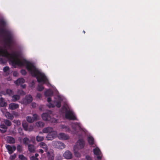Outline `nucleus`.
<instances>
[{
	"label": "nucleus",
	"mask_w": 160,
	"mask_h": 160,
	"mask_svg": "<svg viewBox=\"0 0 160 160\" xmlns=\"http://www.w3.org/2000/svg\"><path fill=\"white\" fill-rule=\"evenodd\" d=\"M63 156L65 158L70 159L72 158V154L69 151L67 150L64 153Z\"/></svg>",
	"instance_id": "1a4fd4ad"
},
{
	"label": "nucleus",
	"mask_w": 160,
	"mask_h": 160,
	"mask_svg": "<svg viewBox=\"0 0 160 160\" xmlns=\"http://www.w3.org/2000/svg\"><path fill=\"white\" fill-rule=\"evenodd\" d=\"M43 139L44 138L43 136L38 135L36 137V141L38 142L42 141Z\"/></svg>",
	"instance_id": "c756f323"
},
{
	"label": "nucleus",
	"mask_w": 160,
	"mask_h": 160,
	"mask_svg": "<svg viewBox=\"0 0 160 160\" xmlns=\"http://www.w3.org/2000/svg\"><path fill=\"white\" fill-rule=\"evenodd\" d=\"M56 102V106L57 107L59 108L61 107V103L60 101H58L57 102Z\"/></svg>",
	"instance_id": "58836bf2"
},
{
	"label": "nucleus",
	"mask_w": 160,
	"mask_h": 160,
	"mask_svg": "<svg viewBox=\"0 0 160 160\" xmlns=\"http://www.w3.org/2000/svg\"><path fill=\"white\" fill-rule=\"evenodd\" d=\"M83 32L84 33V34H85V32L84 30L83 31Z\"/></svg>",
	"instance_id": "e2e57ef3"
},
{
	"label": "nucleus",
	"mask_w": 160,
	"mask_h": 160,
	"mask_svg": "<svg viewBox=\"0 0 160 160\" xmlns=\"http://www.w3.org/2000/svg\"><path fill=\"white\" fill-rule=\"evenodd\" d=\"M7 105V103L4 101V98L1 97L0 98V107H6Z\"/></svg>",
	"instance_id": "a211bd4d"
},
{
	"label": "nucleus",
	"mask_w": 160,
	"mask_h": 160,
	"mask_svg": "<svg viewBox=\"0 0 160 160\" xmlns=\"http://www.w3.org/2000/svg\"><path fill=\"white\" fill-rule=\"evenodd\" d=\"M16 154L15 153H14L13 155L11 156L10 159L11 160H13L16 158Z\"/></svg>",
	"instance_id": "c03bdc74"
},
{
	"label": "nucleus",
	"mask_w": 160,
	"mask_h": 160,
	"mask_svg": "<svg viewBox=\"0 0 160 160\" xmlns=\"http://www.w3.org/2000/svg\"><path fill=\"white\" fill-rule=\"evenodd\" d=\"M54 157L53 156L51 157H49L48 158L49 160H53Z\"/></svg>",
	"instance_id": "603ef678"
},
{
	"label": "nucleus",
	"mask_w": 160,
	"mask_h": 160,
	"mask_svg": "<svg viewBox=\"0 0 160 160\" xmlns=\"http://www.w3.org/2000/svg\"><path fill=\"white\" fill-rule=\"evenodd\" d=\"M53 94L52 91L50 89L47 90L44 93V95L46 97L51 96H52Z\"/></svg>",
	"instance_id": "6ab92c4d"
},
{
	"label": "nucleus",
	"mask_w": 160,
	"mask_h": 160,
	"mask_svg": "<svg viewBox=\"0 0 160 160\" xmlns=\"http://www.w3.org/2000/svg\"><path fill=\"white\" fill-rule=\"evenodd\" d=\"M6 147L10 154H12L16 149V147L14 146L11 147L10 145H8L6 146Z\"/></svg>",
	"instance_id": "9d476101"
},
{
	"label": "nucleus",
	"mask_w": 160,
	"mask_h": 160,
	"mask_svg": "<svg viewBox=\"0 0 160 160\" xmlns=\"http://www.w3.org/2000/svg\"><path fill=\"white\" fill-rule=\"evenodd\" d=\"M28 149L31 152H35L34 146L32 144L28 145Z\"/></svg>",
	"instance_id": "4be33fe9"
},
{
	"label": "nucleus",
	"mask_w": 160,
	"mask_h": 160,
	"mask_svg": "<svg viewBox=\"0 0 160 160\" xmlns=\"http://www.w3.org/2000/svg\"><path fill=\"white\" fill-rule=\"evenodd\" d=\"M42 117L43 120L49 121L52 123H56L57 122V119L54 118H52L50 114L47 113H43Z\"/></svg>",
	"instance_id": "7ed1b4c3"
},
{
	"label": "nucleus",
	"mask_w": 160,
	"mask_h": 160,
	"mask_svg": "<svg viewBox=\"0 0 160 160\" xmlns=\"http://www.w3.org/2000/svg\"><path fill=\"white\" fill-rule=\"evenodd\" d=\"M8 129V127L4 124H1L0 125V131L2 133L6 132Z\"/></svg>",
	"instance_id": "f8f14e48"
},
{
	"label": "nucleus",
	"mask_w": 160,
	"mask_h": 160,
	"mask_svg": "<svg viewBox=\"0 0 160 160\" xmlns=\"http://www.w3.org/2000/svg\"><path fill=\"white\" fill-rule=\"evenodd\" d=\"M61 127L65 131L68 132H71L70 129L68 126L62 125L61 126Z\"/></svg>",
	"instance_id": "5701e85b"
},
{
	"label": "nucleus",
	"mask_w": 160,
	"mask_h": 160,
	"mask_svg": "<svg viewBox=\"0 0 160 160\" xmlns=\"http://www.w3.org/2000/svg\"><path fill=\"white\" fill-rule=\"evenodd\" d=\"M67 108L65 106H63L61 108V111L62 112L64 113V112H67Z\"/></svg>",
	"instance_id": "c9c22d12"
},
{
	"label": "nucleus",
	"mask_w": 160,
	"mask_h": 160,
	"mask_svg": "<svg viewBox=\"0 0 160 160\" xmlns=\"http://www.w3.org/2000/svg\"><path fill=\"white\" fill-rule=\"evenodd\" d=\"M38 152L41 153V154H42L43 153L44 151L42 149H39V150Z\"/></svg>",
	"instance_id": "5fc2aeb1"
},
{
	"label": "nucleus",
	"mask_w": 160,
	"mask_h": 160,
	"mask_svg": "<svg viewBox=\"0 0 160 160\" xmlns=\"http://www.w3.org/2000/svg\"><path fill=\"white\" fill-rule=\"evenodd\" d=\"M74 155L77 157H79L81 156V154L78 152H75Z\"/></svg>",
	"instance_id": "79ce46f5"
},
{
	"label": "nucleus",
	"mask_w": 160,
	"mask_h": 160,
	"mask_svg": "<svg viewBox=\"0 0 160 160\" xmlns=\"http://www.w3.org/2000/svg\"><path fill=\"white\" fill-rule=\"evenodd\" d=\"M9 68L8 67H5L3 68V70L4 72H6L8 71L9 70Z\"/></svg>",
	"instance_id": "a18cd8bd"
},
{
	"label": "nucleus",
	"mask_w": 160,
	"mask_h": 160,
	"mask_svg": "<svg viewBox=\"0 0 160 160\" xmlns=\"http://www.w3.org/2000/svg\"><path fill=\"white\" fill-rule=\"evenodd\" d=\"M77 127H78L79 128H80V124L79 123L77 122H76L72 124V128L75 131H76Z\"/></svg>",
	"instance_id": "412c9836"
},
{
	"label": "nucleus",
	"mask_w": 160,
	"mask_h": 160,
	"mask_svg": "<svg viewBox=\"0 0 160 160\" xmlns=\"http://www.w3.org/2000/svg\"><path fill=\"white\" fill-rule=\"evenodd\" d=\"M21 73L23 75H25L27 74V72L26 70L24 69H22L21 70Z\"/></svg>",
	"instance_id": "37998d69"
},
{
	"label": "nucleus",
	"mask_w": 160,
	"mask_h": 160,
	"mask_svg": "<svg viewBox=\"0 0 160 160\" xmlns=\"http://www.w3.org/2000/svg\"><path fill=\"white\" fill-rule=\"evenodd\" d=\"M40 146L41 147L44 149L45 152H47L48 150V147L47 144L43 142H42L40 143Z\"/></svg>",
	"instance_id": "dca6fc26"
},
{
	"label": "nucleus",
	"mask_w": 160,
	"mask_h": 160,
	"mask_svg": "<svg viewBox=\"0 0 160 160\" xmlns=\"http://www.w3.org/2000/svg\"><path fill=\"white\" fill-rule=\"evenodd\" d=\"M19 158L21 160H27V158L23 154H20L19 155Z\"/></svg>",
	"instance_id": "f704fd0d"
},
{
	"label": "nucleus",
	"mask_w": 160,
	"mask_h": 160,
	"mask_svg": "<svg viewBox=\"0 0 160 160\" xmlns=\"http://www.w3.org/2000/svg\"><path fill=\"white\" fill-rule=\"evenodd\" d=\"M88 141L89 144L92 146L94 143V140L92 136H90L88 138Z\"/></svg>",
	"instance_id": "aec40b11"
},
{
	"label": "nucleus",
	"mask_w": 160,
	"mask_h": 160,
	"mask_svg": "<svg viewBox=\"0 0 160 160\" xmlns=\"http://www.w3.org/2000/svg\"><path fill=\"white\" fill-rule=\"evenodd\" d=\"M52 101L51 98L50 97H48L47 99V101L48 102H50Z\"/></svg>",
	"instance_id": "864d4df0"
},
{
	"label": "nucleus",
	"mask_w": 160,
	"mask_h": 160,
	"mask_svg": "<svg viewBox=\"0 0 160 160\" xmlns=\"http://www.w3.org/2000/svg\"><path fill=\"white\" fill-rule=\"evenodd\" d=\"M38 156H39L38 154V153H36L35 154V156H34V157L37 158V157H38Z\"/></svg>",
	"instance_id": "13d9d810"
},
{
	"label": "nucleus",
	"mask_w": 160,
	"mask_h": 160,
	"mask_svg": "<svg viewBox=\"0 0 160 160\" xmlns=\"http://www.w3.org/2000/svg\"><path fill=\"white\" fill-rule=\"evenodd\" d=\"M86 160H92V158L89 155H86Z\"/></svg>",
	"instance_id": "09e8293b"
},
{
	"label": "nucleus",
	"mask_w": 160,
	"mask_h": 160,
	"mask_svg": "<svg viewBox=\"0 0 160 160\" xmlns=\"http://www.w3.org/2000/svg\"><path fill=\"white\" fill-rule=\"evenodd\" d=\"M23 141L24 144L25 145H29V143L30 142V140L27 137L24 138Z\"/></svg>",
	"instance_id": "cd10ccee"
},
{
	"label": "nucleus",
	"mask_w": 160,
	"mask_h": 160,
	"mask_svg": "<svg viewBox=\"0 0 160 160\" xmlns=\"http://www.w3.org/2000/svg\"><path fill=\"white\" fill-rule=\"evenodd\" d=\"M19 108V105L18 104L11 103L9 105V108L11 110H14Z\"/></svg>",
	"instance_id": "2eb2a0df"
},
{
	"label": "nucleus",
	"mask_w": 160,
	"mask_h": 160,
	"mask_svg": "<svg viewBox=\"0 0 160 160\" xmlns=\"http://www.w3.org/2000/svg\"><path fill=\"white\" fill-rule=\"evenodd\" d=\"M38 116L37 114H33V117L32 118H33V119H34V121H36L38 120Z\"/></svg>",
	"instance_id": "ea45409f"
},
{
	"label": "nucleus",
	"mask_w": 160,
	"mask_h": 160,
	"mask_svg": "<svg viewBox=\"0 0 160 160\" xmlns=\"http://www.w3.org/2000/svg\"><path fill=\"white\" fill-rule=\"evenodd\" d=\"M6 62V60L3 58H0V64H4Z\"/></svg>",
	"instance_id": "e433bc0d"
},
{
	"label": "nucleus",
	"mask_w": 160,
	"mask_h": 160,
	"mask_svg": "<svg viewBox=\"0 0 160 160\" xmlns=\"http://www.w3.org/2000/svg\"><path fill=\"white\" fill-rule=\"evenodd\" d=\"M13 122L17 124V125H19L20 124V122L18 120H14L13 121Z\"/></svg>",
	"instance_id": "49530a36"
},
{
	"label": "nucleus",
	"mask_w": 160,
	"mask_h": 160,
	"mask_svg": "<svg viewBox=\"0 0 160 160\" xmlns=\"http://www.w3.org/2000/svg\"><path fill=\"white\" fill-rule=\"evenodd\" d=\"M44 87L42 85H39L37 87V90L39 91H41L44 89Z\"/></svg>",
	"instance_id": "72a5a7b5"
},
{
	"label": "nucleus",
	"mask_w": 160,
	"mask_h": 160,
	"mask_svg": "<svg viewBox=\"0 0 160 160\" xmlns=\"http://www.w3.org/2000/svg\"><path fill=\"white\" fill-rule=\"evenodd\" d=\"M97 158L98 160H100L102 158V157L100 156V155H97Z\"/></svg>",
	"instance_id": "4d7b16f0"
},
{
	"label": "nucleus",
	"mask_w": 160,
	"mask_h": 160,
	"mask_svg": "<svg viewBox=\"0 0 160 160\" xmlns=\"http://www.w3.org/2000/svg\"><path fill=\"white\" fill-rule=\"evenodd\" d=\"M0 33L5 34L4 41L8 46L10 47L12 43V37L11 33L2 28L0 29Z\"/></svg>",
	"instance_id": "f03ea898"
},
{
	"label": "nucleus",
	"mask_w": 160,
	"mask_h": 160,
	"mask_svg": "<svg viewBox=\"0 0 160 160\" xmlns=\"http://www.w3.org/2000/svg\"><path fill=\"white\" fill-rule=\"evenodd\" d=\"M12 101L13 102H15L19 100L20 99V96L18 95H13L12 97Z\"/></svg>",
	"instance_id": "bb28decb"
},
{
	"label": "nucleus",
	"mask_w": 160,
	"mask_h": 160,
	"mask_svg": "<svg viewBox=\"0 0 160 160\" xmlns=\"http://www.w3.org/2000/svg\"><path fill=\"white\" fill-rule=\"evenodd\" d=\"M37 96L40 98L41 96V95L40 94H38L37 95Z\"/></svg>",
	"instance_id": "bf43d9fd"
},
{
	"label": "nucleus",
	"mask_w": 160,
	"mask_h": 160,
	"mask_svg": "<svg viewBox=\"0 0 160 160\" xmlns=\"http://www.w3.org/2000/svg\"><path fill=\"white\" fill-rule=\"evenodd\" d=\"M30 160H39L37 158L34 157V156H32L30 158Z\"/></svg>",
	"instance_id": "de8ad7c7"
},
{
	"label": "nucleus",
	"mask_w": 160,
	"mask_h": 160,
	"mask_svg": "<svg viewBox=\"0 0 160 160\" xmlns=\"http://www.w3.org/2000/svg\"><path fill=\"white\" fill-rule=\"evenodd\" d=\"M4 122L7 127H9L12 125V123L8 119L4 120Z\"/></svg>",
	"instance_id": "c85d7f7f"
},
{
	"label": "nucleus",
	"mask_w": 160,
	"mask_h": 160,
	"mask_svg": "<svg viewBox=\"0 0 160 160\" xmlns=\"http://www.w3.org/2000/svg\"><path fill=\"white\" fill-rule=\"evenodd\" d=\"M57 132L56 131H52L48 134L46 136V138L48 140H52L56 136Z\"/></svg>",
	"instance_id": "423d86ee"
},
{
	"label": "nucleus",
	"mask_w": 160,
	"mask_h": 160,
	"mask_svg": "<svg viewBox=\"0 0 160 160\" xmlns=\"http://www.w3.org/2000/svg\"><path fill=\"white\" fill-rule=\"evenodd\" d=\"M44 123L41 121H38L36 122V125L38 128H42L44 126Z\"/></svg>",
	"instance_id": "b1692460"
},
{
	"label": "nucleus",
	"mask_w": 160,
	"mask_h": 160,
	"mask_svg": "<svg viewBox=\"0 0 160 160\" xmlns=\"http://www.w3.org/2000/svg\"><path fill=\"white\" fill-rule=\"evenodd\" d=\"M5 116L8 119L12 120L13 119L14 117L13 115L8 112H7L5 113Z\"/></svg>",
	"instance_id": "a878e982"
},
{
	"label": "nucleus",
	"mask_w": 160,
	"mask_h": 160,
	"mask_svg": "<svg viewBox=\"0 0 160 160\" xmlns=\"http://www.w3.org/2000/svg\"><path fill=\"white\" fill-rule=\"evenodd\" d=\"M32 100V98L30 95H27L25 96V98L23 100V103L25 105H27L31 103Z\"/></svg>",
	"instance_id": "0eeeda50"
},
{
	"label": "nucleus",
	"mask_w": 160,
	"mask_h": 160,
	"mask_svg": "<svg viewBox=\"0 0 160 160\" xmlns=\"http://www.w3.org/2000/svg\"><path fill=\"white\" fill-rule=\"evenodd\" d=\"M7 141L9 143L13 144L15 142V139L12 137L8 136L7 137Z\"/></svg>",
	"instance_id": "f3484780"
},
{
	"label": "nucleus",
	"mask_w": 160,
	"mask_h": 160,
	"mask_svg": "<svg viewBox=\"0 0 160 160\" xmlns=\"http://www.w3.org/2000/svg\"><path fill=\"white\" fill-rule=\"evenodd\" d=\"M48 107L50 108H54L55 107V106L53 104H52L51 103H50L49 105L48 106Z\"/></svg>",
	"instance_id": "8fccbe9b"
},
{
	"label": "nucleus",
	"mask_w": 160,
	"mask_h": 160,
	"mask_svg": "<svg viewBox=\"0 0 160 160\" xmlns=\"http://www.w3.org/2000/svg\"><path fill=\"white\" fill-rule=\"evenodd\" d=\"M93 152L94 154L96 155H100L101 152L99 149L98 148H97L94 149L93 150Z\"/></svg>",
	"instance_id": "393cba45"
},
{
	"label": "nucleus",
	"mask_w": 160,
	"mask_h": 160,
	"mask_svg": "<svg viewBox=\"0 0 160 160\" xmlns=\"http://www.w3.org/2000/svg\"><path fill=\"white\" fill-rule=\"evenodd\" d=\"M17 150L18 151L21 152L22 151V147L20 145H18L17 146Z\"/></svg>",
	"instance_id": "4c0bfd02"
},
{
	"label": "nucleus",
	"mask_w": 160,
	"mask_h": 160,
	"mask_svg": "<svg viewBox=\"0 0 160 160\" xmlns=\"http://www.w3.org/2000/svg\"><path fill=\"white\" fill-rule=\"evenodd\" d=\"M77 148L78 149L83 148L85 146V141L83 139H79L77 141L76 144Z\"/></svg>",
	"instance_id": "39448f33"
},
{
	"label": "nucleus",
	"mask_w": 160,
	"mask_h": 160,
	"mask_svg": "<svg viewBox=\"0 0 160 160\" xmlns=\"http://www.w3.org/2000/svg\"><path fill=\"white\" fill-rule=\"evenodd\" d=\"M65 118L69 120H77V118L74 113L71 111H68L66 112Z\"/></svg>",
	"instance_id": "20e7f679"
},
{
	"label": "nucleus",
	"mask_w": 160,
	"mask_h": 160,
	"mask_svg": "<svg viewBox=\"0 0 160 160\" xmlns=\"http://www.w3.org/2000/svg\"><path fill=\"white\" fill-rule=\"evenodd\" d=\"M26 119L27 121L30 123H32L34 121V119H33L32 117L28 116L26 117Z\"/></svg>",
	"instance_id": "7c9ffc66"
},
{
	"label": "nucleus",
	"mask_w": 160,
	"mask_h": 160,
	"mask_svg": "<svg viewBox=\"0 0 160 160\" xmlns=\"http://www.w3.org/2000/svg\"><path fill=\"white\" fill-rule=\"evenodd\" d=\"M18 73L17 72H14L13 73V76L15 77H17L18 75Z\"/></svg>",
	"instance_id": "3c124183"
},
{
	"label": "nucleus",
	"mask_w": 160,
	"mask_h": 160,
	"mask_svg": "<svg viewBox=\"0 0 160 160\" xmlns=\"http://www.w3.org/2000/svg\"><path fill=\"white\" fill-rule=\"evenodd\" d=\"M20 93L21 94H22L23 95H25V92L22 90L20 91Z\"/></svg>",
	"instance_id": "6e6d98bb"
},
{
	"label": "nucleus",
	"mask_w": 160,
	"mask_h": 160,
	"mask_svg": "<svg viewBox=\"0 0 160 160\" xmlns=\"http://www.w3.org/2000/svg\"><path fill=\"white\" fill-rule=\"evenodd\" d=\"M58 138L60 139L64 140H67L69 139V137L68 135L64 133H61L58 135Z\"/></svg>",
	"instance_id": "9b49d317"
},
{
	"label": "nucleus",
	"mask_w": 160,
	"mask_h": 160,
	"mask_svg": "<svg viewBox=\"0 0 160 160\" xmlns=\"http://www.w3.org/2000/svg\"><path fill=\"white\" fill-rule=\"evenodd\" d=\"M54 144L55 147L58 149H62L65 147V144L60 141H56Z\"/></svg>",
	"instance_id": "6e6552de"
},
{
	"label": "nucleus",
	"mask_w": 160,
	"mask_h": 160,
	"mask_svg": "<svg viewBox=\"0 0 160 160\" xmlns=\"http://www.w3.org/2000/svg\"><path fill=\"white\" fill-rule=\"evenodd\" d=\"M6 25V22H5L3 20H0V25L2 28L4 27Z\"/></svg>",
	"instance_id": "2f4dec72"
},
{
	"label": "nucleus",
	"mask_w": 160,
	"mask_h": 160,
	"mask_svg": "<svg viewBox=\"0 0 160 160\" xmlns=\"http://www.w3.org/2000/svg\"><path fill=\"white\" fill-rule=\"evenodd\" d=\"M22 126L24 128V130H27L28 129V125L27 123H23L22 124Z\"/></svg>",
	"instance_id": "a19ab883"
},
{
	"label": "nucleus",
	"mask_w": 160,
	"mask_h": 160,
	"mask_svg": "<svg viewBox=\"0 0 160 160\" xmlns=\"http://www.w3.org/2000/svg\"><path fill=\"white\" fill-rule=\"evenodd\" d=\"M6 93L9 96H12L13 95V91L10 89H7L6 90Z\"/></svg>",
	"instance_id": "473e14b6"
},
{
	"label": "nucleus",
	"mask_w": 160,
	"mask_h": 160,
	"mask_svg": "<svg viewBox=\"0 0 160 160\" xmlns=\"http://www.w3.org/2000/svg\"><path fill=\"white\" fill-rule=\"evenodd\" d=\"M25 82V80L23 78H19L17 80L15 81V83L18 85L22 84Z\"/></svg>",
	"instance_id": "4468645a"
},
{
	"label": "nucleus",
	"mask_w": 160,
	"mask_h": 160,
	"mask_svg": "<svg viewBox=\"0 0 160 160\" xmlns=\"http://www.w3.org/2000/svg\"><path fill=\"white\" fill-rule=\"evenodd\" d=\"M0 56L7 58L13 64L19 66H26L27 70L32 77L36 78L38 82L45 83L48 82V80L45 74L39 70L33 64L25 59H19L20 55L18 52H13L10 54L6 50L1 49Z\"/></svg>",
	"instance_id": "f257e3e1"
},
{
	"label": "nucleus",
	"mask_w": 160,
	"mask_h": 160,
	"mask_svg": "<svg viewBox=\"0 0 160 160\" xmlns=\"http://www.w3.org/2000/svg\"><path fill=\"white\" fill-rule=\"evenodd\" d=\"M22 87L23 88H25V87H26V85H22Z\"/></svg>",
	"instance_id": "052dcab7"
},
{
	"label": "nucleus",
	"mask_w": 160,
	"mask_h": 160,
	"mask_svg": "<svg viewBox=\"0 0 160 160\" xmlns=\"http://www.w3.org/2000/svg\"><path fill=\"white\" fill-rule=\"evenodd\" d=\"M39 134H43V133L41 132H39Z\"/></svg>",
	"instance_id": "680f3d73"
},
{
	"label": "nucleus",
	"mask_w": 160,
	"mask_h": 160,
	"mask_svg": "<svg viewBox=\"0 0 160 160\" xmlns=\"http://www.w3.org/2000/svg\"><path fill=\"white\" fill-rule=\"evenodd\" d=\"M54 131L53 130V128L51 127H48L44 128L42 130V132L44 133H49L52 131Z\"/></svg>",
	"instance_id": "ddd939ff"
}]
</instances>
